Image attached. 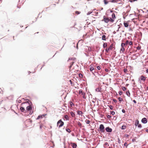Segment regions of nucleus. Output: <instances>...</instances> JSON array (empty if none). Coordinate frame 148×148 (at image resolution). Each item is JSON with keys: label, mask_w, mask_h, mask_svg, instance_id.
<instances>
[{"label": "nucleus", "mask_w": 148, "mask_h": 148, "mask_svg": "<svg viewBox=\"0 0 148 148\" xmlns=\"http://www.w3.org/2000/svg\"><path fill=\"white\" fill-rule=\"evenodd\" d=\"M147 89L148 90V86L147 87Z\"/></svg>", "instance_id": "63"}, {"label": "nucleus", "mask_w": 148, "mask_h": 148, "mask_svg": "<svg viewBox=\"0 0 148 148\" xmlns=\"http://www.w3.org/2000/svg\"><path fill=\"white\" fill-rule=\"evenodd\" d=\"M125 45H126L125 44V43H122L121 44V47H125Z\"/></svg>", "instance_id": "25"}, {"label": "nucleus", "mask_w": 148, "mask_h": 148, "mask_svg": "<svg viewBox=\"0 0 148 148\" xmlns=\"http://www.w3.org/2000/svg\"><path fill=\"white\" fill-rule=\"evenodd\" d=\"M85 122L87 124H89L90 122V121L86 119Z\"/></svg>", "instance_id": "32"}, {"label": "nucleus", "mask_w": 148, "mask_h": 148, "mask_svg": "<svg viewBox=\"0 0 148 148\" xmlns=\"http://www.w3.org/2000/svg\"><path fill=\"white\" fill-rule=\"evenodd\" d=\"M73 60V58H69L68 61H69V60Z\"/></svg>", "instance_id": "54"}, {"label": "nucleus", "mask_w": 148, "mask_h": 148, "mask_svg": "<svg viewBox=\"0 0 148 148\" xmlns=\"http://www.w3.org/2000/svg\"><path fill=\"white\" fill-rule=\"evenodd\" d=\"M107 46V43H104L103 44V48H105Z\"/></svg>", "instance_id": "14"}, {"label": "nucleus", "mask_w": 148, "mask_h": 148, "mask_svg": "<svg viewBox=\"0 0 148 148\" xmlns=\"http://www.w3.org/2000/svg\"><path fill=\"white\" fill-rule=\"evenodd\" d=\"M79 76L80 77H83L82 74L81 73L79 74Z\"/></svg>", "instance_id": "43"}, {"label": "nucleus", "mask_w": 148, "mask_h": 148, "mask_svg": "<svg viewBox=\"0 0 148 148\" xmlns=\"http://www.w3.org/2000/svg\"><path fill=\"white\" fill-rule=\"evenodd\" d=\"M90 71L92 73L94 74V73H95V70H94L93 67L92 66H91L90 69Z\"/></svg>", "instance_id": "3"}, {"label": "nucleus", "mask_w": 148, "mask_h": 148, "mask_svg": "<svg viewBox=\"0 0 148 148\" xmlns=\"http://www.w3.org/2000/svg\"><path fill=\"white\" fill-rule=\"evenodd\" d=\"M72 147L73 148H76L77 147V145L75 143H73L72 145Z\"/></svg>", "instance_id": "19"}, {"label": "nucleus", "mask_w": 148, "mask_h": 148, "mask_svg": "<svg viewBox=\"0 0 148 148\" xmlns=\"http://www.w3.org/2000/svg\"><path fill=\"white\" fill-rule=\"evenodd\" d=\"M116 0H110V1L111 2L115 3L116 2Z\"/></svg>", "instance_id": "35"}, {"label": "nucleus", "mask_w": 148, "mask_h": 148, "mask_svg": "<svg viewBox=\"0 0 148 148\" xmlns=\"http://www.w3.org/2000/svg\"><path fill=\"white\" fill-rule=\"evenodd\" d=\"M84 92H83L82 91V90H79V94H81V95L82 94V93H84Z\"/></svg>", "instance_id": "33"}, {"label": "nucleus", "mask_w": 148, "mask_h": 148, "mask_svg": "<svg viewBox=\"0 0 148 148\" xmlns=\"http://www.w3.org/2000/svg\"><path fill=\"white\" fill-rule=\"evenodd\" d=\"M20 110L22 112H24L25 110L24 108L22 107L20 108Z\"/></svg>", "instance_id": "23"}, {"label": "nucleus", "mask_w": 148, "mask_h": 148, "mask_svg": "<svg viewBox=\"0 0 148 148\" xmlns=\"http://www.w3.org/2000/svg\"><path fill=\"white\" fill-rule=\"evenodd\" d=\"M122 89L124 91H125L127 89V88L125 87H122Z\"/></svg>", "instance_id": "30"}, {"label": "nucleus", "mask_w": 148, "mask_h": 148, "mask_svg": "<svg viewBox=\"0 0 148 148\" xmlns=\"http://www.w3.org/2000/svg\"><path fill=\"white\" fill-rule=\"evenodd\" d=\"M112 18H113V19H114L116 18V16L114 13H113L112 14Z\"/></svg>", "instance_id": "16"}, {"label": "nucleus", "mask_w": 148, "mask_h": 148, "mask_svg": "<svg viewBox=\"0 0 148 148\" xmlns=\"http://www.w3.org/2000/svg\"><path fill=\"white\" fill-rule=\"evenodd\" d=\"M82 96V97L84 99H86V97L85 96V92H84L81 95Z\"/></svg>", "instance_id": "13"}, {"label": "nucleus", "mask_w": 148, "mask_h": 148, "mask_svg": "<svg viewBox=\"0 0 148 148\" xmlns=\"http://www.w3.org/2000/svg\"><path fill=\"white\" fill-rule=\"evenodd\" d=\"M142 122L144 123H146L147 122V120L146 118H144L141 120Z\"/></svg>", "instance_id": "6"}, {"label": "nucleus", "mask_w": 148, "mask_h": 148, "mask_svg": "<svg viewBox=\"0 0 148 148\" xmlns=\"http://www.w3.org/2000/svg\"><path fill=\"white\" fill-rule=\"evenodd\" d=\"M138 127L139 128H141L142 127V125H141V124H138Z\"/></svg>", "instance_id": "44"}, {"label": "nucleus", "mask_w": 148, "mask_h": 148, "mask_svg": "<svg viewBox=\"0 0 148 148\" xmlns=\"http://www.w3.org/2000/svg\"><path fill=\"white\" fill-rule=\"evenodd\" d=\"M126 94L128 96H130V92H129V91L126 92Z\"/></svg>", "instance_id": "34"}, {"label": "nucleus", "mask_w": 148, "mask_h": 148, "mask_svg": "<svg viewBox=\"0 0 148 148\" xmlns=\"http://www.w3.org/2000/svg\"><path fill=\"white\" fill-rule=\"evenodd\" d=\"M80 13V12H79V11H76L75 12V13L77 14H79Z\"/></svg>", "instance_id": "42"}, {"label": "nucleus", "mask_w": 148, "mask_h": 148, "mask_svg": "<svg viewBox=\"0 0 148 148\" xmlns=\"http://www.w3.org/2000/svg\"><path fill=\"white\" fill-rule=\"evenodd\" d=\"M109 21H110L112 23H113L114 21V19L111 18H109Z\"/></svg>", "instance_id": "21"}, {"label": "nucleus", "mask_w": 148, "mask_h": 148, "mask_svg": "<svg viewBox=\"0 0 148 148\" xmlns=\"http://www.w3.org/2000/svg\"><path fill=\"white\" fill-rule=\"evenodd\" d=\"M64 125V122H63L61 119H60L58 121L57 123V126L59 128L62 126Z\"/></svg>", "instance_id": "1"}, {"label": "nucleus", "mask_w": 148, "mask_h": 148, "mask_svg": "<svg viewBox=\"0 0 148 148\" xmlns=\"http://www.w3.org/2000/svg\"><path fill=\"white\" fill-rule=\"evenodd\" d=\"M106 130L107 132H111L112 131V129L109 127H106Z\"/></svg>", "instance_id": "5"}, {"label": "nucleus", "mask_w": 148, "mask_h": 148, "mask_svg": "<svg viewBox=\"0 0 148 148\" xmlns=\"http://www.w3.org/2000/svg\"><path fill=\"white\" fill-rule=\"evenodd\" d=\"M125 44L126 45H127L128 44H129V41L128 40H127L126 41V42H125Z\"/></svg>", "instance_id": "38"}, {"label": "nucleus", "mask_w": 148, "mask_h": 148, "mask_svg": "<svg viewBox=\"0 0 148 148\" xmlns=\"http://www.w3.org/2000/svg\"><path fill=\"white\" fill-rule=\"evenodd\" d=\"M104 145H108V143H107V142H106L105 144H104Z\"/></svg>", "instance_id": "50"}, {"label": "nucleus", "mask_w": 148, "mask_h": 148, "mask_svg": "<svg viewBox=\"0 0 148 148\" xmlns=\"http://www.w3.org/2000/svg\"><path fill=\"white\" fill-rule=\"evenodd\" d=\"M40 129H41L42 128V125H40Z\"/></svg>", "instance_id": "56"}, {"label": "nucleus", "mask_w": 148, "mask_h": 148, "mask_svg": "<svg viewBox=\"0 0 148 148\" xmlns=\"http://www.w3.org/2000/svg\"><path fill=\"white\" fill-rule=\"evenodd\" d=\"M146 131L147 132H148V129H146Z\"/></svg>", "instance_id": "60"}, {"label": "nucleus", "mask_w": 148, "mask_h": 148, "mask_svg": "<svg viewBox=\"0 0 148 148\" xmlns=\"http://www.w3.org/2000/svg\"><path fill=\"white\" fill-rule=\"evenodd\" d=\"M70 105L71 107H72V106H74V104L72 102L70 101L69 102Z\"/></svg>", "instance_id": "15"}, {"label": "nucleus", "mask_w": 148, "mask_h": 148, "mask_svg": "<svg viewBox=\"0 0 148 148\" xmlns=\"http://www.w3.org/2000/svg\"><path fill=\"white\" fill-rule=\"evenodd\" d=\"M70 83H71V84H72V81H71V80H70Z\"/></svg>", "instance_id": "57"}, {"label": "nucleus", "mask_w": 148, "mask_h": 148, "mask_svg": "<svg viewBox=\"0 0 148 148\" xmlns=\"http://www.w3.org/2000/svg\"><path fill=\"white\" fill-rule=\"evenodd\" d=\"M111 114L112 115H113L115 114V112L114 111H112L111 112Z\"/></svg>", "instance_id": "40"}, {"label": "nucleus", "mask_w": 148, "mask_h": 148, "mask_svg": "<svg viewBox=\"0 0 148 148\" xmlns=\"http://www.w3.org/2000/svg\"><path fill=\"white\" fill-rule=\"evenodd\" d=\"M109 106V108H110L111 110H112L113 109V106L111 105L108 106Z\"/></svg>", "instance_id": "36"}, {"label": "nucleus", "mask_w": 148, "mask_h": 148, "mask_svg": "<svg viewBox=\"0 0 148 148\" xmlns=\"http://www.w3.org/2000/svg\"><path fill=\"white\" fill-rule=\"evenodd\" d=\"M121 0H116V2H117V1H120Z\"/></svg>", "instance_id": "61"}, {"label": "nucleus", "mask_w": 148, "mask_h": 148, "mask_svg": "<svg viewBox=\"0 0 148 148\" xmlns=\"http://www.w3.org/2000/svg\"><path fill=\"white\" fill-rule=\"evenodd\" d=\"M106 36L105 35H103L102 36V40H106Z\"/></svg>", "instance_id": "18"}, {"label": "nucleus", "mask_w": 148, "mask_h": 148, "mask_svg": "<svg viewBox=\"0 0 148 148\" xmlns=\"http://www.w3.org/2000/svg\"><path fill=\"white\" fill-rule=\"evenodd\" d=\"M32 113H31V112H30V113H29V114H32Z\"/></svg>", "instance_id": "62"}, {"label": "nucleus", "mask_w": 148, "mask_h": 148, "mask_svg": "<svg viewBox=\"0 0 148 148\" xmlns=\"http://www.w3.org/2000/svg\"><path fill=\"white\" fill-rule=\"evenodd\" d=\"M123 92L122 91H119V94L120 95H121L122 94Z\"/></svg>", "instance_id": "48"}, {"label": "nucleus", "mask_w": 148, "mask_h": 148, "mask_svg": "<svg viewBox=\"0 0 148 148\" xmlns=\"http://www.w3.org/2000/svg\"><path fill=\"white\" fill-rule=\"evenodd\" d=\"M122 112L123 113H125V111L124 109H123L122 110Z\"/></svg>", "instance_id": "49"}, {"label": "nucleus", "mask_w": 148, "mask_h": 148, "mask_svg": "<svg viewBox=\"0 0 148 148\" xmlns=\"http://www.w3.org/2000/svg\"><path fill=\"white\" fill-rule=\"evenodd\" d=\"M114 45L113 44H112L109 47V48L110 50H112V49L114 48Z\"/></svg>", "instance_id": "10"}, {"label": "nucleus", "mask_w": 148, "mask_h": 148, "mask_svg": "<svg viewBox=\"0 0 148 148\" xmlns=\"http://www.w3.org/2000/svg\"><path fill=\"white\" fill-rule=\"evenodd\" d=\"M146 77L143 75H141L140 76V79L141 80H143L145 81L146 79Z\"/></svg>", "instance_id": "8"}, {"label": "nucleus", "mask_w": 148, "mask_h": 148, "mask_svg": "<svg viewBox=\"0 0 148 148\" xmlns=\"http://www.w3.org/2000/svg\"><path fill=\"white\" fill-rule=\"evenodd\" d=\"M101 88H96V91L97 92H100L101 91Z\"/></svg>", "instance_id": "26"}, {"label": "nucleus", "mask_w": 148, "mask_h": 148, "mask_svg": "<svg viewBox=\"0 0 148 148\" xmlns=\"http://www.w3.org/2000/svg\"><path fill=\"white\" fill-rule=\"evenodd\" d=\"M136 48L138 50H140L141 49V47L138 46L136 47Z\"/></svg>", "instance_id": "45"}, {"label": "nucleus", "mask_w": 148, "mask_h": 148, "mask_svg": "<svg viewBox=\"0 0 148 148\" xmlns=\"http://www.w3.org/2000/svg\"><path fill=\"white\" fill-rule=\"evenodd\" d=\"M127 143H125L124 144V145L125 146H127Z\"/></svg>", "instance_id": "53"}, {"label": "nucleus", "mask_w": 148, "mask_h": 148, "mask_svg": "<svg viewBox=\"0 0 148 148\" xmlns=\"http://www.w3.org/2000/svg\"><path fill=\"white\" fill-rule=\"evenodd\" d=\"M32 107L30 106H27L26 108V110L28 111H29L32 109Z\"/></svg>", "instance_id": "9"}, {"label": "nucleus", "mask_w": 148, "mask_h": 148, "mask_svg": "<svg viewBox=\"0 0 148 148\" xmlns=\"http://www.w3.org/2000/svg\"><path fill=\"white\" fill-rule=\"evenodd\" d=\"M118 99H119V101H120V102L121 101L123 100L120 97Z\"/></svg>", "instance_id": "39"}, {"label": "nucleus", "mask_w": 148, "mask_h": 148, "mask_svg": "<svg viewBox=\"0 0 148 148\" xmlns=\"http://www.w3.org/2000/svg\"><path fill=\"white\" fill-rule=\"evenodd\" d=\"M103 20L106 23H108L109 21V18H106L105 16L103 17Z\"/></svg>", "instance_id": "4"}, {"label": "nucleus", "mask_w": 148, "mask_h": 148, "mask_svg": "<svg viewBox=\"0 0 148 148\" xmlns=\"http://www.w3.org/2000/svg\"><path fill=\"white\" fill-rule=\"evenodd\" d=\"M107 117L108 118L110 119L111 118V116L110 115H107Z\"/></svg>", "instance_id": "46"}, {"label": "nucleus", "mask_w": 148, "mask_h": 148, "mask_svg": "<svg viewBox=\"0 0 148 148\" xmlns=\"http://www.w3.org/2000/svg\"><path fill=\"white\" fill-rule=\"evenodd\" d=\"M126 128V126L125 125H123L122 126L121 128L122 129H124Z\"/></svg>", "instance_id": "31"}, {"label": "nucleus", "mask_w": 148, "mask_h": 148, "mask_svg": "<svg viewBox=\"0 0 148 148\" xmlns=\"http://www.w3.org/2000/svg\"><path fill=\"white\" fill-rule=\"evenodd\" d=\"M137 0H133V1H137Z\"/></svg>", "instance_id": "64"}, {"label": "nucleus", "mask_w": 148, "mask_h": 148, "mask_svg": "<svg viewBox=\"0 0 148 148\" xmlns=\"http://www.w3.org/2000/svg\"><path fill=\"white\" fill-rule=\"evenodd\" d=\"M125 50V49L124 47H121V48L120 49V52H121V51H122V52H123Z\"/></svg>", "instance_id": "17"}, {"label": "nucleus", "mask_w": 148, "mask_h": 148, "mask_svg": "<svg viewBox=\"0 0 148 148\" xmlns=\"http://www.w3.org/2000/svg\"><path fill=\"white\" fill-rule=\"evenodd\" d=\"M64 118L66 120H67L68 119L69 117L67 115H65L64 116Z\"/></svg>", "instance_id": "27"}, {"label": "nucleus", "mask_w": 148, "mask_h": 148, "mask_svg": "<svg viewBox=\"0 0 148 148\" xmlns=\"http://www.w3.org/2000/svg\"><path fill=\"white\" fill-rule=\"evenodd\" d=\"M103 1L105 5L107 4L108 3V1H107L106 0H104Z\"/></svg>", "instance_id": "28"}, {"label": "nucleus", "mask_w": 148, "mask_h": 148, "mask_svg": "<svg viewBox=\"0 0 148 148\" xmlns=\"http://www.w3.org/2000/svg\"><path fill=\"white\" fill-rule=\"evenodd\" d=\"M70 114L71 116H72L73 117H74L75 116V114H74L73 112H70Z\"/></svg>", "instance_id": "12"}, {"label": "nucleus", "mask_w": 148, "mask_h": 148, "mask_svg": "<svg viewBox=\"0 0 148 148\" xmlns=\"http://www.w3.org/2000/svg\"><path fill=\"white\" fill-rule=\"evenodd\" d=\"M139 124V121L138 120H137L136 121L135 125L136 126H137V125H138Z\"/></svg>", "instance_id": "22"}, {"label": "nucleus", "mask_w": 148, "mask_h": 148, "mask_svg": "<svg viewBox=\"0 0 148 148\" xmlns=\"http://www.w3.org/2000/svg\"><path fill=\"white\" fill-rule=\"evenodd\" d=\"M133 102L135 103H136V101L135 100H133Z\"/></svg>", "instance_id": "55"}, {"label": "nucleus", "mask_w": 148, "mask_h": 148, "mask_svg": "<svg viewBox=\"0 0 148 148\" xmlns=\"http://www.w3.org/2000/svg\"><path fill=\"white\" fill-rule=\"evenodd\" d=\"M88 50H89V51H91V48H89L88 47Z\"/></svg>", "instance_id": "51"}, {"label": "nucleus", "mask_w": 148, "mask_h": 148, "mask_svg": "<svg viewBox=\"0 0 148 148\" xmlns=\"http://www.w3.org/2000/svg\"><path fill=\"white\" fill-rule=\"evenodd\" d=\"M97 68L98 70H100L101 69V68L99 66H97Z\"/></svg>", "instance_id": "47"}, {"label": "nucleus", "mask_w": 148, "mask_h": 148, "mask_svg": "<svg viewBox=\"0 0 148 148\" xmlns=\"http://www.w3.org/2000/svg\"><path fill=\"white\" fill-rule=\"evenodd\" d=\"M99 129H100V130L102 132H104L105 131L104 130V127L103 125L101 124L100 125Z\"/></svg>", "instance_id": "2"}, {"label": "nucleus", "mask_w": 148, "mask_h": 148, "mask_svg": "<svg viewBox=\"0 0 148 148\" xmlns=\"http://www.w3.org/2000/svg\"><path fill=\"white\" fill-rule=\"evenodd\" d=\"M77 123L78 126L80 127V128H81L82 126V124L80 123V122L78 121Z\"/></svg>", "instance_id": "11"}, {"label": "nucleus", "mask_w": 148, "mask_h": 148, "mask_svg": "<svg viewBox=\"0 0 148 148\" xmlns=\"http://www.w3.org/2000/svg\"><path fill=\"white\" fill-rule=\"evenodd\" d=\"M129 44L130 45H132L133 44V42L132 41H130L129 42Z\"/></svg>", "instance_id": "41"}, {"label": "nucleus", "mask_w": 148, "mask_h": 148, "mask_svg": "<svg viewBox=\"0 0 148 148\" xmlns=\"http://www.w3.org/2000/svg\"><path fill=\"white\" fill-rule=\"evenodd\" d=\"M110 50V49H109V48H106V51L108 53L109 51Z\"/></svg>", "instance_id": "37"}, {"label": "nucleus", "mask_w": 148, "mask_h": 148, "mask_svg": "<svg viewBox=\"0 0 148 148\" xmlns=\"http://www.w3.org/2000/svg\"><path fill=\"white\" fill-rule=\"evenodd\" d=\"M42 115H39L37 118V119H42Z\"/></svg>", "instance_id": "24"}, {"label": "nucleus", "mask_w": 148, "mask_h": 148, "mask_svg": "<svg viewBox=\"0 0 148 148\" xmlns=\"http://www.w3.org/2000/svg\"><path fill=\"white\" fill-rule=\"evenodd\" d=\"M113 101L115 102H117L116 100L115 99H113Z\"/></svg>", "instance_id": "52"}, {"label": "nucleus", "mask_w": 148, "mask_h": 148, "mask_svg": "<svg viewBox=\"0 0 148 148\" xmlns=\"http://www.w3.org/2000/svg\"><path fill=\"white\" fill-rule=\"evenodd\" d=\"M77 113L78 114L80 115L82 114V112L81 111H78Z\"/></svg>", "instance_id": "29"}, {"label": "nucleus", "mask_w": 148, "mask_h": 148, "mask_svg": "<svg viewBox=\"0 0 148 148\" xmlns=\"http://www.w3.org/2000/svg\"><path fill=\"white\" fill-rule=\"evenodd\" d=\"M146 72L147 73H148V69L146 70Z\"/></svg>", "instance_id": "58"}, {"label": "nucleus", "mask_w": 148, "mask_h": 148, "mask_svg": "<svg viewBox=\"0 0 148 148\" xmlns=\"http://www.w3.org/2000/svg\"><path fill=\"white\" fill-rule=\"evenodd\" d=\"M123 24L125 27H127L128 26L129 24L128 22H124L123 23Z\"/></svg>", "instance_id": "7"}, {"label": "nucleus", "mask_w": 148, "mask_h": 148, "mask_svg": "<svg viewBox=\"0 0 148 148\" xmlns=\"http://www.w3.org/2000/svg\"><path fill=\"white\" fill-rule=\"evenodd\" d=\"M128 136H129V135H128L127 134V135H125V136L126 137H127Z\"/></svg>", "instance_id": "59"}, {"label": "nucleus", "mask_w": 148, "mask_h": 148, "mask_svg": "<svg viewBox=\"0 0 148 148\" xmlns=\"http://www.w3.org/2000/svg\"><path fill=\"white\" fill-rule=\"evenodd\" d=\"M66 131L69 133H70L71 132V131L68 128H66Z\"/></svg>", "instance_id": "20"}]
</instances>
